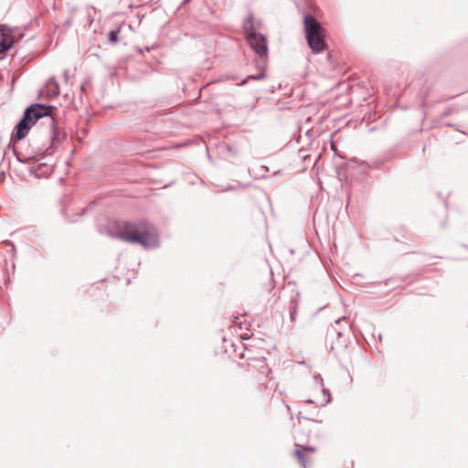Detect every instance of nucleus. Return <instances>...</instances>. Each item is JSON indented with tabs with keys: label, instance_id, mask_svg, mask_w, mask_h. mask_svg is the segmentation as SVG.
Instances as JSON below:
<instances>
[{
	"label": "nucleus",
	"instance_id": "1",
	"mask_svg": "<svg viewBox=\"0 0 468 468\" xmlns=\"http://www.w3.org/2000/svg\"><path fill=\"white\" fill-rule=\"evenodd\" d=\"M118 237L128 243L141 244L145 249L156 248L159 245L157 234L144 223L126 224Z\"/></svg>",
	"mask_w": 468,
	"mask_h": 468
},
{
	"label": "nucleus",
	"instance_id": "2",
	"mask_svg": "<svg viewBox=\"0 0 468 468\" xmlns=\"http://www.w3.org/2000/svg\"><path fill=\"white\" fill-rule=\"evenodd\" d=\"M54 110H56V107L41 103H35L27 107L24 112L23 118L16 124V139L21 140L26 137L29 129L41 118H47L48 124L53 125L54 118L52 112Z\"/></svg>",
	"mask_w": 468,
	"mask_h": 468
},
{
	"label": "nucleus",
	"instance_id": "3",
	"mask_svg": "<svg viewBox=\"0 0 468 468\" xmlns=\"http://www.w3.org/2000/svg\"><path fill=\"white\" fill-rule=\"evenodd\" d=\"M305 37L309 48L314 53H320L325 48V42L322 34V27L313 16H305L303 18Z\"/></svg>",
	"mask_w": 468,
	"mask_h": 468
},
{
	"label": "nucleus",
	"instance_id": "4",
	"mask_svg": "<svg viewBox=\"0 0 468 468\" xmlns=\"http://www.w3.org/2000/svg\"><path fill=\"white\" fill-rule=\"evenodd\" d=\"M248 41L256 54L260 56L267 55V42L263 35L258 34L256 31H252L249 33Z\"/></svg>",
	"mask_w": 468,
	"mask_h": 468
},
{
	"label": "nucleus",
	"instance_id": "5",
	"mask_svg": "<svg viewBox=\"0 0 468 468\" xmlns=\"http://www.w3.org/2000/svg\"><path fill=\"white\" fill-rule=\"evenodd\" d=\"M49 126H50V134H51L52 144L56 145V144H59L65 138L66 133L56 128L55 122H53V125H49Z\"/></svg>",
	"mask_w": 468,
	"mask_h": 468
},
{
	"label": "nucleus",
	"instance_id": "6",
	"mask_svg": "<svg viewBox=\"0 0 468 468\" xmlns=\"http://www.w3.org/2000/svg\"><path fill=\"white\" fill-rule=\"evenodd\" d=\"M13 44V41L9 36L5 34H0V54L8 50Z\"/></svg>",
	"mask_w": 468,
	"mask_h": 468
},
{
	"label": "nucleus",
	"instance_id": "7",
	"mask_svg": "<svg viewBox=\"0 0 468 468\" xmlns=\"http://www.w3.org/2000/svg\"><path fill=\"white\" fill-rule=\"evenodd\" d=\"M47 87L48 89V93L51 96H57L59 94V85L55 78H50L47 82Z\"/></svg>",
	"mask_w": 468,
	"mask_h": 468
},
{
	"label": "nucleus",
	"instance_id": "8",
	"mask_svg": "<svg viewBox=\"0 0 468 468\" xmlns=\"http://www.w3.org/2000/svg\"><path fill=\"white\" fill-rule=\"evenodd\" d=\"M351 163L356 165V166H357V168H359L362 173H367L369 169L377 168V164L369 165L364 161L360 162L357 160H352Z\"/></svg>",
	"mask_w": 468,
	"mask_h": 468
},
{
	"label": "nucleus",
	"instance_id": "9",
	"mask_svg": "<svg viewBox=\"0 0 468 468\" xmlns=\"http://www.w3.org/2000/svg\"><path fill=\"white\" fill-rule=\"evenodd\" d=\"M294 455L297 457V459L304 468L308 467L309 460L301 450H295Z\"/></svg>",
	"mask_w": 468,
	"mask_h": 468
},
{
	"label": "nucleus",
	"instance_id": "10",
	"mask_svg": "<svg viewBox=\"0 0 468 468\" xmlns=\"http://www.w3.org/2000/svg\"><path fill=\"white\" fill-rule=\"evenodd\" d=\"M243 28L247 34V38H249V33L255 31L253 27L252 16H249L243 23Z\"/></svg>",
	"mask_w": 468,
	"mask_h": 468
},
{
	"label": "nucleus",
	"instance_id": "11",
	"mask_svg": "<svg viewBox=\"0 0 468 468\" xmlns=\"http://www.w3.org/2000/svg\"><path fill=\"white\" fill-rule=\"evenodd\" d=\"M119 39V31L118 30H112L108 34V40L112 44H116Z\"/></svg>",
	"mask_w": 468,
	"mask_h": 468
},
{
	"label": "nucleus",
	"instance_id": "12",
	"mask_svg": "<svg viewBox=\"0 0 468 468\" xmlns=\"http://www.w3.org/2000/svg\"><path fill=\"white\" fill-rule=\"evenodd\" d=\"M265 78L264 72H261L256 75H249L246 80H242L241 85H245L248 82V80H261Z\"/></svg>",
	"mask_w": 468,
	"mask_h": 468
},
{
	"label": "nucleus",
	"instance_id": "13",
	"mask_svg": "<svg viewBox=\"0 0 468 468\" xmlns=\"http://www.w3.org/2000/svg\"><path fill=\"white\" fill-rule=\"evenodd\" d=\"M314 378L317 384H319L320 386H323V378L320 375L314 376Z\"/></svg>",
	"mask_w": 468,
	"mask_h": 468
},
{
	"label": "nucleus",
	"instance_id": "14",
	"mask_svg": "<svg viewBox=\"0 0 468 468\" xmlns=\"http://www.w3.org/2000/svg\"><path fill=\"white\" fill-rule=\"evenodd\" d=\"M323 393L327 396V399L325 400V404L330 402V392L328 389L323 388Z\"/></svg>",
	"mask_w": 468,
	"mask_h": 468
},
{
	"label": "nucleus",
	"instance_id": "15",
	"mask_svg": "<svg viewBox=\"0 0 468 468\" xmlns=\"http://www.w3.org/2000/svg\"><path fill=\"white\" fill-rule=\"evenodd\" d=\"M64 77H65L66 80H68V79H69V71L68 70H66L64 72Z\"/></svg>",
	"mask_w": 468,
	"mask_h": 468
},
{
	"label": "nucleus",
	"instance_id": "16",
	"mask_svg": "<svg viewBox=\"0 0 468 468\" xmlns=\"http://www.w3.org/2000/svg\"><path fill=\"white\" fill-rule=\"evenodd\" d=\"M344 319H345V317H344V316H343V317H341V318H338V319H336V320H335V323H336V324H338V323H340V321H341V320H344Z\"/></svg>",
	"mask_w": 468,
	"mask_h": 468
},
{
	"label": "nucleus",
	"instance_id": "17",
	"mask_svg": "<svg viewBox=\"0 0 468 468\" xmlns=\"http://www.w3.org/2000/svg\"><path fill=\"white\" fill-rule=\"evenodd\" d=\"M189 1H190V0H184V1H183V5H185V4H186V3H188Z\"/></svg>",
	"mask_w": 468,
	"mask_h": 468
},
{
	"label": "nucleus",
	"instance_id": "18",
	"mask_svg": "<svg viewBox=\"0 0 468 468\" xmlns=\"http://www.w3.org/2000/svg\"><path fill=\"white\" fill-rule=\"evenodd\" d=\"M305 450H306V451L308 450V451H311V452H313V451H314V449H313V448H305Z\"/></svg>",
	"mask_w": 468,
	"mask_h": 468
},
{
	"label": "nucleus",
	"instance_id": "19",
	"mask_svg": "<svg viewBox=\"0 0 468 468\" xmlns=\"http://www.w3.org/2000/svg\"><path fill=\"white\" fill-rule=\"evenodd\" d=\"M307 402L308 403H314L313 399H308Z\"/></svg>",
	"mask_w": 468,
	"mask_h": 468
}]
</instances>
